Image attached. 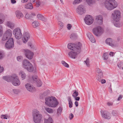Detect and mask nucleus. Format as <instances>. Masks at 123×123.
<instances>
[{
  "instance_id": "1",
  "label": "nucleus",
  "mask_w": 123,
  "mask_h": 123,
  "mask_svg": "<svg viewBox=\"0 0 123 123\" xmlns=\"http://www.w3.org/2000/svg\"><path fill=\"white\" fill-rule=\"evenodd\" d=\"M45 103L49 107H55L58 104L57 100L54 97H48L45 99Z\"/></svg>"
},
{
  "instance_id": "2",
  "label": "nucleus",
  "mask_w": 123,
  "mask_h": 123,
  "mask_svg": "<svg viewBox=\"0 0 123 123\" xmlns=\"http://www.w3.org/2000/svg\"><path fill=\"white\" fill-rule=\"evenodd\" d=\"M82 44L80 42L78 43V44L75 45V50H72L69 52L68 53L69 56L71 58L75 59L77 57V53L80 52L81 50V47Z\"/></svg>"
},
{
  "instance_id": "3",
  "label": "nucleus",
  "mask_w": 123,
  "mask_h": 123,
  "mask_svg": "<svg viewBox=\"0 0 123 123\" xmlns=\"http://www.w3.org/2000/svg\"><path fill=\"white\" fill-rule=\"evenodd\" d=\"M105 4L106 8L110 10L115 8L117 5V3L115 0H106Z\"/></svg>"
},
{
  "instance_id": "4",
  "label": "nucleus",
  "mask_w": 123,
  "mask_h": 123,
  "mask_svg": "<svg viewBox=\"0 0 123 123\" xmlns=\"http://www.w3.org/2000/svg\"><path fill=\"white\" fill-rule=\"evenodd\" d=\"M34 122L36 123H39L42 117V115L37 110H35L32 112Z\"/></svg>"
},
{
  "instance_id": "5",
  "label": "nucleus",
  "mask_w": 123,
  "mask_h": 123,
  "mask_svg": "<svg viewBox=\"0 0 123 123\" xmlns=\"http://www.w3.org/2000/svg\"><path fill=\"white\" fill-rule=\"evenodd\" d=\"M23 67L26 69L30 72H32L34 70V67L32 65L29 61L24 60L23 62Z\"/></svg>"
},
{
  "instance_id": "6",
  "label": "nucleus",
  "mask_w": 123,
  "mask_h": 123,
  "mask_svg": "<svg viewBox=\"0 0 123 123\" xmlns=\"http://www.w3.org/2000/svg\"><path fill=\"white\" fill-rule=\"evenodd\" d=\"M92 32L96 36L98 37L100 36L103 32V30L100 26H98L92 29Z\"/></svg>"
},
{
  "instance_id": "7",
  "label": "nucleus",
  "mask_w": 123,
  "mask_h": 123,
  "mask_svg": "<svg viewBox=\"0 0 123 123\" xmlns=\"http://www.w3.org/2000/svg\"><path fill=\"white\" fill-rule=\"evenodd\" d=\"M121 13L119 11L115 10L112 14V17L113 20L115 21H118L121 17Z\"/></svg>"
},
{
  "instance_id": "8",
  "label": "nucleus",
  "mask_w": 123,
  "mask_h": 123,
  "mask_svg": "<svg viewBox=\"0 0 123 123\" xmlns=\"http://www.w3.org/2000/svg\"><path fill=\"white\" fill-rule=\"evenodd\" d=\"M13 34L17 39H19L21 38L22 34L21 32V30L19 28H15L13 30Z\"/></svg>"
},
{
  "instance_id": "9",
  "label": "nucleus",
  "mask_w": 123,
  "mask_h": 123,
  "mask_svg": "<svg viewBox=\"0 0 123 123\" xmlns=\"http://www.w3.org/2000/svg\"><path fill=\"white\" fill-rule=\"evenodd\" d=\"M86 8L84 6L80 5L78 6L76 9V12L80 15H81L86 12Z\"/></svg>"
},
{
  "instance_id": "10",
  "label": "nucleus",
  "mask_w": 123,
  "mask_h": 123,
  "mask_svg": "<svg viewBox=\"0 0 123 123\" xmlns=\"http://www.w3.org/2000/svg\"><path fill=\"white\" fill-rule=\"evenodd\" d=\"M12 84L15 86H18L20 85V83L18 77L16 74L12 75Z\"/></svg>"
},
{
  "instance_id": "11",
  "label": "nucleus",
  "mask_w": 123,
  "mask_h": 123,
  "mask_svg": "<svg viewBox=\"0 0 123 123\" xmlns=\"http://www.w3.org/2000/svg\"><path fill=\"white\" fill-rule=\"evenodd\" d=\"M5 47L7 49H10L14 47V41L12 38H10L6 43Z\"/></svg>"
},
{
  "instance_id": "12",
  "label": "nucleus",
  "mask_w": 123,
  "mask_h": 123,
  "mask_svg": "<svg viewBox=\"0 0 123 123\" xmlns=\"http://www.w3.org/2000/svg\"><path fill=\"white\" fill-rule=\"evenodd\" d=\"M84 20L86 24L88 25H90L93 22V19L91 16L87 15L86 16L84 19Z\"/></svg>"
},
{
  "instance_id": "13",
  "label": "nucleus",
  "mask_w": 123,
  "mask_h": 123,
  "mask_svg": "<svg viewBox=\"0 0 123 123\" xmlns=\"http://www.w3.org/2000/svg\"><path fill=\"white\" fill-rule=\"evenodd\" d=\"M101 113L102 117L103 118L108 119L111 118V114L109 112L106 111H101Z\"/></svg>"
},
{
  "instance_id": "14",
  "label": "nucleus",
  "mask_w": 123,
  "mask_h": 123,
  "mask_svg": "<svg viewBox=\"0 0 123 123\" xmlns=\"http://www.w3.org/2000/svg\"><path fill=\"white\" fill-rule=\"evenodd\" d=\"M25 53L26 56L29 59H31L33 58V53L28 49L25 50Z\"/></svg>"
},
{
  "instance_id": "15",
  "label": "nucleus",
  "mask_w": 123,
  "mask_h": 123,
  "mask_svg": "<svg viewBox=\"0 0 123 123\" xmlns=\"http://www.w3.org/2000/svg\"><path fill=\"white\" fill-rule=\"evenodd\" d=\"M32 78L34 82L36 83L38 87L41 86L42 85V83L41 81L38 79V77L36 75H34L32 77Z\"/></svg>"
},
{
  "instance_id": "16",
  "label": "nucleus",
  "mask_w": 123,
  "mask_h": 123,
  "mask_svg": "<svg viewBox=\"0 0 123 123\" xmlns=\"http://www.w3.org/2000/svg\"><path fill=\"white\" fill-rule=\"evenodd\" d=\"M30 36L29 33L27 32H24L22 37V40L24 43H26L30 38Z\"/></svg>"
},
{
  "instance_id": "17",
  "label": "nucleus",
  "mask_w": 123,
  "mask_h": 123,
  "mask_svg": "<svg viewBox=\"0 0 123 123\" xmlns=\"http://www.w3.org/2000/svg\"><path fill=\"white\" fill-rule=\"evenodd\" d=\"M105 43L106 44L112 47H113L114 46L112 39L110 38L107 39L105 40Z\"/></svg>"
},
{
  "instance_id": "18",
  "label": "nucleus",
  "mask_w": 123,
  "mask_h": 123,
  "mask_svg": "<svg viewBox=\"0 0 123 123\" xmlns=\"http://www.w3.org/2000/svg\"><path fill=\"white\" fill-rule=\"evenodd\" d=\"M15 14L17 17L19 19L22 18L23 15L22 13L19 11L17 10L15 12Z\"/></svg>"
},
{
  "instance_id": "19",
  "label": "nucleus",
  "mask_w": 123,
  "mask_h": 123,
  "mask_svg": "<svg viewBox=\"0 0 123 123\" xmlns=\"http://www.w3.org/2000/svg\"><path fill=\"white\" fill-rule=\"evenodd\" d=\"M25 87L27 90L30 92H32L34 91V89L31 85L27 83L25 85Z\"/></svg>"
},
{
  "instance_id": "20",
  "label": "nucleus",
  "mask_w": 123,
  "mask_h": 123,
  "mask_svg": "<svg viewBox=\"0 0 123 123\" xmlns=\"http://www.w3.org/2000/svg\"><path fill=\"white\" fill-rule=\"evenodd\" d=\"M96 19L99 24H101L103 22V18L101 15H99L96 17Z\"/></svg>"
},
{
  "instance_id": "21",
  "label": "nucleus",
  "mask_w": 123,
  "mask_h": 123,
  "mask_svg": "<svg viewBox=\"0 0 123 123\" xmlns=\"http://www.w3.org/2000/svg\"><path fill=\"white\" fill-rule=\"evenodd\" d=\"M87 36L91 42L94 43L95 42V38L90 33L88 34Z\"/></svg>"
},
{
  "instance_id": "22",
  "label": "nucleus",
  "mask_w": 123,
  "mask_h": 123,
  "mask_svg": "<svg viewBox=\"0 0 123 123\" xmlns=\"http://www.w3.org/2000/svg\"><path fill=\"white\" fill-rule=\"evenodd\" d=\"M78 44V43L76 44H73L71 43H68V48L69 49L74 50H75V48L74 47L75 45H76Z\"/></svg>"
},
{
  "instance_id": "23",
  "label": "nucleus",
  "mask_w": 123,
  "mask_h": 123,
  "mask_svg": "<svg viewBox=\"0 0 123 123\" xmlns=\"http://www.w3.org/2000/svg\"><path fill=\"white\" fill-rule=\"evenodd\" d=\"M6 25L11 29L13 28L14 26V24L10 21H7L6 23Z\"/></svg>"
},
{
  "instance_id": "24",
  "label": "nucleus",
  "mask_w": 123,
  "mask_h": 123,
  "mask_svg": "<svg viewBox=\"0 0 123 123\" xmlns=\"http://www.w3.org/2000/svg\"><path fill=\"white\" fill-rule=\"evenodd\" d=\"M4 34L10 38L12 36V32L10 29H9L7 30Z\"/></svg>"
},
{
  "instance_id": "25",
  "label": "nucleus",
  "mask_w": 123,
  "mask_h": 123,
  "mask_svg": "<svg viewBox=\"0 0 123 123\" xmlns=\"http://www.w3.org/2000/svg\"><path fill=\"white\" fill-rule=\"evenodd\" d=\"M34 13H32L31 14H26L25 16V18L27 19H31L33 16H35Z\"/></svg>"
},
{
  "instance_id": "26",
  "label": "nucleus",
  "mask_w": 123,
  "mask_h": 123,
  "mask_svg": "<svg viewBox=\"0 0 123 123\" xmlns=\"http://www.w3.org/2000/svg\"><path fill=\"white\" fill-rule=\"evenodd\" d=\"M19 75H20L22 80L25 79L26 77L25 74L22 71H20L19 73Z\"/></svg>"
},
{
  "instance_id": "27",
  "label": "nucleus",
  "mask_w": 123,
  "mask_h": 123,
  "mask_svg": "<svg viewBox=\"0 0 123 123\" xmlns=\"http://www.w3.org/2000/svg\"><path fill=\"white\" fill-rule=\"evenodd\" d=\"M25 8L27 9H32L33 8V7L31 3H30L26 5L25 6Z\"/></svg>"
},
{
  "instance_id": "28",
  "label": "nucleus",
  "mask_w": 123,
  "mask_h": 123,
  "mask_svg": "<svg viewBox=\"0 0 123 123\" xmlns=\"http://www.w3.org/2000/svg\"><path fill=\"white\" fill-rule=\"evenodd\" d=\"M12 75L11 76H5L3 77V79L7 81H9L12 80Z\"/></svg>"
},
{
  "instance_id": "29",
  "label": "nucleus",
  "mask_w": 123,
  "mask_h": 123,
  "mask_svg": "<svg viewBox=\"0 0 123 123\" xmlns=\"http://www.w3.org/2000/svg\"><path fill=\"white\" fill-rule=\"evenodd\" d=\"M37 18L39 19L42 20L43 21H45L46 20V19L44 18L42 15L41 14H38L37 15Z\"/></svg>"
},
{
  "instance_id": "30",
  "label": "nucleus",
  "mask_w": 123,
  "mask_h": 123,
  "mask_svg": "<svg viewBox=\"0 0 123 123\" xmlns=\"http://www.w3.org/2000/svg\"><path fill=\"white\" fill-rule=\"evenodd\" d=\"M44 121L45 123H52L53 121L52 118L49 117L47 119H44Z\"/></svg>"
},
{
  "instance_id": "31",
  "label": "nucleus",
  "mask_w": 123,
  "mask_h": 123,
  "mask_svg": "<svg viewBox=\"0 0 123 123\" xmlns=\"http://www.w3.org/2000/svg\"><path fill=\"white\" fill-rule=\"evenodd\" d=\"M33 27L34 28H36L39 25V22L37 21H34L32 24Z\"/></svg>"
},
{
  "instance_id": "32",
  "label": "nucleus",
  "mask_w": 123,
  "mask_h": 123,
  "mask_svg": "<svg viewBox=\"0 0 123 123\" xmlns=\"http://www.w3.org/2000/svg\"><path fill=\"white\" fill-rule=\"evenodd\" d=\"M44 109L47 111L49 113H52L53 112V110L50 108L44 107Z\"/></svg>"
},
{
  "instance_id": "33",
  "label": "nucleus",
  "mask_w": 123,
  "mask_h": 123,
  "mask_svg": "<svg viewBox=\"0 0 123 123\" xmlns=\"http://www.w3.org/2000/svg\"><path fill=\"white\" fill-rule=\"evenodd\" d=\"M9 38H10L9 37L5 34H4L2 37L1 40L2 41H6Z\"/></svg>"
},
{
  "instance_id": "34",
  "label": "nucleus",
  "mask_w": 123,
  "mask_h": 123,
  "mask_svg": "<svg viewBox=\"0 0 123 123\" xmlns=\"http://www.w3.org/2000/svg\"><path fill=\"white\" fill-rule=\"evenodd\" d=\"M103 74H98L97 77V79L99 82L101 80L103 79Z\"/></svg>"
},
{
  "instance_id": "35",
  "label": "nucleus",
  "mask_w": 123,
  "mask_h": 123,
  "mask_svg": "<svg viewBox=\"0 0 123 123\" xmlns=\"http://www.w3.org/2000/svg\"><path fill=\"white\" fill-rule=\"evenodd\" d=\"M96 72L98 74H103V72L99 68H97L96 69Z\"/></svg>"
},
{
  "instance_id": "36",
  "label": "nucleus",
  "mask_w": 123,
  "mask_h": 123,
  "mask_svg": "<svg viewBox=\"0 0 123 123\" xmlns=\"http://www.w3.org/2000/svg\"><path fill=\"white\" fill-rule=\"evenodd\" d=\"M73 91L74 92L72 96L74 98H75L78 95V92L76 90H74Z\"/></svg>"
},
{
  "instance_id": "37",
  "label": "nucleus",
  "mask_w": 123,
  "mask_h": 123,
  "mask_svg": "<svg viewBox=\"0 0 123 123\" xmlns=\"http://www.w3.org/2000/svg\"><path fill=\"white\" fill-rule=\"evenodd\" d=\"M77 37V36L76 34L74 33H72L70 37V38L72 39L73 40L74 39L76 38Z\"/></svg>"
},
{
  "instance_id": "38",
  "label": "nucleus",
  "mask_w": 123,
  "mask_h": 123,
  "mask_svg": "<svg viewBox=\"0 0 123 123\" xmlns=\"http://www.w3.org/2000/svg\"><path fill=\"white\" fill-rule=\"evenodd\" d=\"M84 62L86 64V65L87 67H90V64H89V60L88 58L86 59V61H84Z\"/></svg>"
},
{
  "instance_id": "39",
  "label": "nucleus",
  "mask_w": 123,
  "mask_h": 123,
  "mask_svg": "<svg viewBox=\"0 0 123 123\" xmlns=\"http://www.w3.org/2000/svg\"><path fill=\"white\" fill-rule=\"evenodd\" d=\"M58 23V24L60 27V29L61 30L63 28L64 24L62 22L60 21H59Z\"/></svg>"
},
{
  "instance_id": "40",
  "label": "nucleus",
  "mask_w": 123,
  "mask_h": 123,
  "mask_svg": "<svg viewBox=\"0 0 123 123\" xmlns=\"http://www.w3.org/2000/svg\"><path fill=\"white\" fill-rule=\"evenodd\" d=\"M62 63L64 66L67 68H68L69 67V65L68 64L66 63L64 61H62Z\"/></svg>"
},
{
  "instance_id": "41",
  "label": "nucleus",
  "mask_w": 123,
  "mask_h": 123,
  "mask_svg": "<svg viewBox=\"0 0 123 123\" xmlns=\"http://www.w3.org/2000/svg\"><path fill=\"white\" fill-rule=\"evenodd\" d=\"M82 0H75L73 2V5H75L76 4H78L80 3Z\"/></svg>"
},
{
  "instance_id": "42",
  "label": "nucleus",
  "mask_w": 123,
  "mask_h": 123,
  "mask_svg": "<svg viewBox=\"0 0 123 123\" xmlns=\"http://www.w3.org/2000/svg\"><path fill=\"white\" fill-rule=\"evenodd\" d=\"M103 57H104V60H106L108 58V55L107 53H106L103 54Z\"/></svg>"
},
{
  "instance_id": "43",
  "label": "nucleus",
  "mask_w": 123,
  "mask_h": 123,
  "mask_svg": "<svg viewBox=\"0 0 123 123\" xmlns=\"http://www.w3.org/2000/svg\"><path fill=\"white\" fill-rule=\"evenodd\" d=\"M87 3L89 5H90L94 2L93 0H86Z\"/></svg>"
},
{
  "instance_id": "44",
  "label": "nucleus",
  "mask_w": 123,
  "mask_h": 123,
  "mask_svg": "<svg viewBox=\"0 0 123 123\" xmlns=\"http://www.w3.org/2000/svg\"><path fill=\"white\" fill-rule=\"evenodd\" d=\"M13 91L14 94H17L20 92V91L18 89H14L13 90Z\"/></svg>"
},
{
  "instance_id": "45",
  "label": "nucleus",
  "mask_w": 123,
  "mask_h": 123,
  "mask_svg": "<svg viewBox=\"0 0 123 123\" xmlns=\"http://www.w3.org/2000/svg\"><path fill=\"white\" fill-rule=\"evenodd\" d=\"M3 33L2 27L1 25H0V37L1 36Z\"/></svg>"
},
{
  "instance_id": "46",
  "label": "nucleus",
  "mask_w": 123,
  "mask_h": 123,
  "mask_svg": "<svg viewBox=\"0 0 123 123\" xmlns=\"http://www.w3.org/2000/svg\"><path fill=\"white\" fill-rule=\"evenodd\" d=\"M36 3V6L37 7H38L41 4V2H40L39 0L37 1Z\"/></svg>"
},
{
  "instance_id": "47",
  "label": "nucleus",
  "mask_w": 123,
  "mask_h": 123,
  "mask_svg": "<svg viewBox=\"0 0 123 123\" xmlns=\"http://www.w3.org/2000/svg\"><path fill=\"white\" fill-rule=\"evenodd\" d=\"M62 108L60 107H59V108L57 110V113H60L62 111Z\"/></svg>"
},
{
  "instance_id": "48",
  "label": "nucleus",
  "mask_w": 123,
  "mask_h": 123,
  "mask_svg": "<svg viewBox=\"0 0 123 123\" xmlns=\"http://www.w3.org/2000/svg\"><path fill=\"white\" fill-rule=\"evenodd\" d=\"M74 116V115L72 113H71L69 117L70 119V120H72Z\"/></svg>"
},
{
  "instance_id": "49",
  "label": "nucleus",
  "mask_w": 123,
  "mask_h": 123,
  "mask_svg": "<svg viewBox=\"0 0 123 123\" xmlns=\"http://www.w3.org/2000/svg\"><path fill=\"white\" fill-rule=\"evenodd\" d=\"M69 107L70 108H71L73 106V103L72 101L68 102Z\"/></svg>"
},
{
  "instance_id": "50",
  "label": "nucleus",
  "mask_w": 123,
  "mask_h": 123,
  "mask_svg": "<svg viewBox=\"0 0 123 123\" xmlns=\"http://www.w3.org/2000/svg\"><path fill=\"white\" fill-rule=\"evenodd\" d=\"M99 82H101L102 84L105 83L106 82V81L105 79H102Z\"/></svg>"
},
{
  "instance_id": "51",
  "label": "nucleus",
  "mask_w": 123,
  "mask_h": 123,
  "mask_svg": "<svg viewBox=\"0 0 123 123\" xmlns=\"http://www.w3.org/2000/svg\"><path fill=\"white\" fill-rule=\"evenodd\" d=\"M67 27L68 30H70L72 27V25L70 24H68L67 25Z\"/></svg>"
},
{
  "instance_id": "52",
  "label": "nucleus",
  "mask_w": 123,
  "mask_h": 123,
  "mask_svg": "<svg viewBox=\"0 0 123 123\" xmlns=\"http://www.w3.org/2000/svg\"><path fill=\"white\" fill-rule=\"evenodd\" d=\"M117 111H113L112 112V114L114 116H116L117 115Z\"/></svg>"
},
{
  "instance_id": "53",
  "label": "nucleus",
  "mask_w": 123,
  "mask_h": 123,
  "mask_svg": "<svg viewBox=\"0 0 123 123\" xmlns=\"http://www.w3.org/2000/svg\"><path fill=\"white\" fill-rule=\"evenodd\" d=\"M1 118H3L4 119H7V118L6 117L5 115H2L1 116Z\"/></svg>"
},
{
  "instance_id": "54",
  "label": "nucleus",
  "mask_w": 123,
  "mask_h": 123,
  "mask_svg": "<svg viewBox=\"0 0 123 123\" xmlns=\"http://www.w3.org/2000/svg\"><path fill=\"white\" fill-rule=\"evenodd\" d=\"M4 70V68L0 65V73H2Z\"/></svg>"
},
{
  "instance_id": "55",
  "label": "nucleus",
  "mask_w": 123,
  "mask_h": 123,
  "mask_svg": "<svg viewBox=\"0 0 123 123\" xmlns=\"http://www.w3.org/2000/svg\"><path fill=\"white\" fill-rule=\"evenodd\" d=\"M4 56L3 54L0 52V59L2 58Z\"/></svg>"
},
{
  "instance_id": "56",
  "label": "nucleus",
  "mask_w": 123,
  "mask_h": 123,
  "mask_svg": "<svg viewBox=\"0 0 123 123\" xmlns=\"http://www.w3.org/2000/svg\"><path fill=\"white\" fill-rule=\"evenodd\" d=\"M123 97V96L122 95H120L119 96V97L117 99V100L119 101L121 99H122V97Z\"/></svg>"
},
{
  "instance_id": "57",
  "label": "nucleus",
  "mask_w": 123,
  "mask_h": 123,
  "mask_svg": "<svg viewBox=\"0 0 123 123\" xmlns=\"http://www.w3.org/2000/svg\"><path fill=\"white\" fill-rule=\"evenodd\" d=\"M21 57L20 56H18L17 57V59L18 61H20L21 59Z\"/></svg>"
},
{
  "instance_id": "58",
  "label": "nucleus",
  "mask_w": 123,
  "mask_h": 123,
  "mask_svg": "<svg viewBox=\"0 0 123 123\" xmlns=\"http://www.w3.org/2000/svg\"><path fill=\"white\" fill-rule=\"evenodd\" d=\"M75 100L76 101H79L80 99V97H76L75 98Z\"/></svg>"
},
{
  "instance_id": "59",
  "label": "nucleus",
  "mask_w": 123,
  "mask_h": 123,
  "mask_svg": "<svg viewBox=\"0 0 123 123\" xmlns=\"http://www.w3.org/2000/svg\"><path fill=\"white\" fill-rule=\"evenodd\" d=\"M68 100L69 102L72 101H71V97L70 96H68Z\"/></svg>"
},
{
  "instance_id": "60",
  "label": "nucleus",
  "mask_w": 123,
  "mask_h": 123,
  "mask_svg": "<svg viewBox=\"0 0 123 123\" xmlns=\"http://www.w3.org/2000/svg\"><path fill=\"white\" fill-rule=\"evenodd\" d=\"M11 1L13 4L15 3L16 2V1L15 0H11Z\"/></svg>"
},
{
  "instance_id": "61",
  "label": "nucleus",
  "mask_w": 123,
  "mask_h": 123,
  "mask_svg": "<svg viewBox=\"0 0 123 123\" xmlns=\"http://www.w3.org/2000/svg\"><path fill=\"white\" fill-rule=\"evenodd\" d=\"M75 104V106L76 107H77L78 106V102L77 101H76L74 103Z\"/></svg>"
},
{
  "instance_id": "62",
  "label": "nucleus",
  "mask_w": 123,
  "mask_h": 123,
  "mask_svg": "<svg viewBox=\"0 0 123 123\" xmlns=\"http://www.w3.org/2000/svg\"><path fill=\"white\" fill-rule=\"evenodd\" d=\"M4 21V20H2L1 19H0V24L2 23H3Z\"/></svg>"
},
{
  "instance_id": "63",
  "label": "nucleus",
  "mask_w": 123,
  "mask_h": 123,
  "mask_svg": "<svg viewBox=\"0 0 123 123\" xmlns=\"http://www.w3.org/2000/svg\"><path fill=\"white\" fill-rule=\"evenodd\" d=\"M113 52H110L109 54V55H110L111 56H113Z\"/></svg>"
},
{
  "instance_id": "64",
  "label": "nucleus",
  "mask_w": 123,
  "mask_h": 123,
  "mask_svg": "<svg viewBox=\"0 0 123 123\" xmlns=\"http://www.w3.org/2000/svg\"><path fill=\"white\" fill-rule=\"evenodd\" d=\"M107 105L109 106H111L112 105V103H111L108 102L107 103Z\"/></svg>"
}]
</instances>
